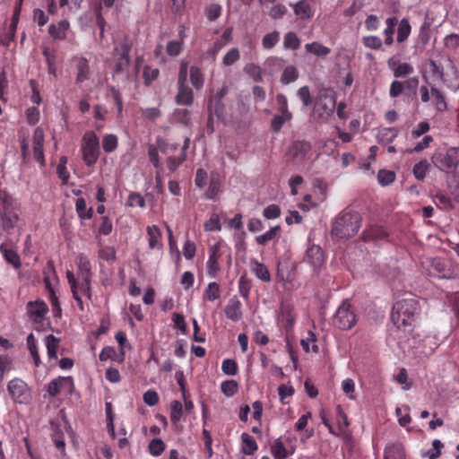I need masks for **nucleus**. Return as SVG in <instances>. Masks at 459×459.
Segmentation results:
<instances>
[{"instance_id":"nucleus-1","label":"nucleus","mask_w":459,"mask_h":459,"mask_svg":"<svg viewBox=\"0 0 459 459\" xmlns=\"http://www.w3.org/2000/svg\"><path fill=\"white\" fill-rule=\"evenodd\" d=\"M419 302L415 298L410 297L397 300L391 312L393 324L404 332H409L419 314Z\"/></svg>"},{"instance_id":"nucleus-2","label":"nucleus","mask_w":459,"mask_h":459,"mask_svg":"<svg viewBox=\"0 0 459 459\" xmlns=\"http://www.w3.org/2000/svg\"><path fill=\"white\" fill-rule=\"evenodd\" d=\"M361 226V217L358 212H345L334 221L332 235L337 239L348 238L359 231Z\"/></svg>"},{"instance_id":"nucleus-3","label":"nucleus","mask_w":459,"mask_h":459,"mask_svg":"<svg viewBox=\"0 0 459 459\" xmlns=\"http://www.w3.org/2000/svg\"><path fill=\"white\" fill-rule=\"evenodd\" d=\"M226 255L229 261H231L230 247L228 244L219 238L213 245L209 247V256L206 263V273L210 278H216L220 272L219 260Z\"/></svg>"},{"instance_id":"nucleus-4","label":"nucleus","mask_w":459,"mask_h":459,"mask_svg":"<svg viewBox=\"0 0 459 459\" xmlns=\"http://www.w3.org/2000/svg\"><path fill=\"white\" fill-rule=\"evenodd\" d=\"M66 278L73 297L81 310L84 309L82 299H91V279L76 277L74 272L66 271Z\"/></svg>"},{"instance_id":"nucleus-5","label":"nucleus","mask_w":459,"mask_h":459,"mask_svg":"<svg viewBox=\"0 0 459 459\" xmlns=\"http://www.w3.org/2000/svg\"><path fill=\"white\" fill-rule=\"evenodd\" d=\"M433 165L442 172L454 173L459 168V147L436 152L431 157Z\"/></svg>"},{"instance_id":"nucleus-6","label":"nucleus","mask_w":459,"mask_h":459,"mask_svg":"<svg viewBox=\"0 0 459 459\" xmlns=\"http://www.w3.org/2000/svg\"><path fill=\"white\" fill-rule=\"evenodd\" d=\"M82 160L87 166L95 164L100 156V141L97 134L88 131L82 137Z\"/></svg>"},{"instance_id":"nucleus-7","label":"nucleus","mask_w":459,"mask_h":459,"mask_svg":"<svg viewBox=\"0 0 459 459\" xmlns=\"http://www.w3.org/2000/svg\"><path fill=\"white\" fill-rule=\"evenodd\" d=\"M335 106L336 100L333 93H321L314 106V116L322 120H327L333 115Z\"/></svg>"},{"instance_id":"nucleus-8","label":"nucleus","mask_w":459,"mask_h":459,"mask_svg":"<svg viewBox=\"0 0 459 459\" xmlns=\"http://www.w3.org/2000/svg\"><path fill=\"white\" fill-rule=\"evenodd\" d=\"M333 324L342 330H349L356 324V316L351 310V304L348 300L343 301L338 307Z\"/></svg>"},{"instance_id":"nucleus-9","label":"nucleus","mask_w":459,"mask_h":459,"mask_svg":"<svg viewBox=\"0 0 459 459\" xmlns=\"http://www.w3.org/2000/svg\"><path fill=\"white\" fill-rule=\"evenodd\" d=\"M422 266L428 274L436 278H450L452 275L450 264L441 258H426L422 261Z\"/></svg>"},{"instance_id":"nucleus-10","label":"nucleus","mask_w":459,"mask_h":459,"mask_svg":"<svg viewBox=\"0 0 459 459\" xmlns=\"http://www.w3.org/2000/svg\"><path fill=\"white\" fill-rule=\"evenodd\" d=\"M187 74V64L182 63L179 70L178 78V92L177 95V102L179 105L189 106L193 103V91L192 90L185 85Z\"/></svg>"},{"instance_id":"nucleus-11","label":"nucleus","mask_w":459,"mask_h":459,"mask_svg":"<svg viewBox=\"0 0 459 459\" xmlns=\"http://www.w3.org/2000/svg\"><path fill=\"white\" fill-rule=\"evenodd\" d=\"M311 145L306 141L294 142L288 151V157L295 164H302L309 159Z\"/></svg>"},{"instance_id":"nucleus-12","label":"nucleus","mask_w":459,"mask_h":459,"mask_svg":"<svg viewBox=\"0 0 459 459\" xmlns=\"http://www.w3.org/2000/svg\"><path fill=\"white\" fill-rule=\"evenodd\" d=\"M7 390L11 397L17 403H27L30 399L28 385L20 378L11 380L7 385Z\"/></svg>"},{"instance_id":"nucleus-13","label":"nucleus","mask_w":459,"mask_h":459,"mask_svg":"<svg viewBox=\"0 0 459 459\" xmlns=\"http://www.w3.org/2000/svg\"><path fill=\"white\" fill-rule=\"evenodd\" d=\"M74 388L72 377H58L51 380L48 385V393L50 396H56L62 391L71 394Z\"/></svg>"},{"instance_id":"nucleus-14","label":"nucleus","mask_w":459,"mask_h":459,"mask_svg":"<svg viewBox=\"0 0 459 459\" xmlns=\"http://www.w3.org/2000/svg\"><path fill=\"white\" fill-rule=\"evenodd\" d=\"M305 261L313 268L320 269L325 263L324 252L320 246L312 245L306 251Z\"/></svg>"},{"instance_id":"nucleus-15","label":"nucleus","mask_w":459,"mask_h":459,"mask_svg":"<svg viewBox=\"0 0 459 459\" xmlns=\"http://www.w3.org/2000/svg\"><path fill=\"white\" fill-rule=\"evenodd\" d=\"M387 65L393 72L394 77H403L414 72V68L411 64L402 62L400 58L395 56L387 60Z\"/></svg>"},{"instance_id":"nucleus-16","label":"nucleus","mask_w":459,"mask_h":459,"mask_svg":"<svg viewBox=\"0 0 459 459\" xmlns=\"http://www.w3.org/2000/svg\"><path fill=\"white\" fill-rule=\"evenodd\" d=\"M27 313L35 323H39L48 311L47 304L42 300L30 301L27 304Z\"/></svg>"},{"instance_id":"nucleus-17","label":"nucleus","mask_w":459,"mask_h":459,"mask_svg":"<svg viewBox=\"0 0 459 459\" xmlns=\"http://www.w3.org/2000/svg\"><path fill=\"white\" fill-rule=\"evenodd\" d=\"M33 154L34 159L43 167L45 166V157L43 152L44 132L42 128L37 127L33 134Z\"/></svg>"},{"instance_id":"nucleus-18","label":"nucleus","mask_w":459,"mask_h":459,"mask_svg":"<svg viewBox=\"0 0 459 459\" xmlns=\"http://www.w3.org/2000/svg\"><path fill=\"white\" fill-rule=\"evenodd\" d=\"M75 265L77 268L76 277L92 279L91 264L85 255L79 254L75 257Z\"/></svg>"},{"instance_id":"nucleus-19","label":"nucleus","mask_w":459,"mask_h":459,"mask_svg":"<svg viewBox=\"0 0 459 459\" xmlns=\"http://www.w3.org/2000/svg\"><path fill=\"white\" fill-rule=\"evenodd\" d=\"M228 92L226 86L221 87L216 93L210 97L208 102V109L210 112H213L216 115H220L222 112L221 100Z\"/></svg>"},{"instance_id":"nucleus-20","label":"nucleus","mask_w":459,"mask_h":459,"mask_svg":"<svg viewBox=\"0 0 459 459\" xmlns=\"http://www.w3.org/2000/svg\"><path fill=\"white\" fill-rule=\"evenodd\" d=\"M70 24L67 20H61L56 24H50L48 27L49 35L56 40H63L66 38Z\"/></svg>"},{"instance_id":"nucleus-21","label":"nucleus","mask_w":459,"mask_h":459,"mask_svg":"<svg viewBox=\"0 0 459 459\" xmlns=\"http://www.w3.org/2000/svg\"><path fill=\"white\" fill-rule=\"evenodd\" d=\"M17 220V214H11L4 203V212L0 209V234H4L6 230L12 229Z\"/></svg>"},{"instance_id":"nucleus-22","label":"nucleus","mask_w":459,"mask_h":459,"mask_svg":"<svg viewBox=\"0 0 459 459\" xmlns=\"http://www.w3.org/2000/svg\"><path fill=\"white\" fill-rule=\"evenodd\" d=\"M74 61L77 69L75 82L81 83L89 78L88 61L84 57H75Z\"/></svg>"},{"instance_id":"nucleus-23","label":"nucleus","mask_w":459,"mask_h":459,"mask_svg":"<svg viewBox=\"0 0 459 459\" xmlns=\"http://www.w3.org/2000/svg\"><path fill=\"white\" fill-rule=\"evenodd\" d=\"M384 459H405L404 449L402 444L393 443L385 446Z\"/></svg>"},{"instance_id":"nucleus-24","label":"nucleus","mask_w":459,"mask_h":459,"mask_svg":"<svg viewBox=\"0 0 459 459\" xmlns=\"http://www.w3.org/2000/svg\"><path fill=\"white\" fill-rule=\"evenodd\" d=\"M292 6L294 13L298 19L307 20L313 16L312 8L306 0H300Z\"/></svg>"},{"instance_id":"nucleus-25","label":"nucleus","mask_w":459,"mask_h":459,"mask_svg":"<svg viewBox=\"0 0 459 459\" xmlns=\"http://www.w3.org/2000/svg\"><path fill=\"white\" fill-rule=\"evenodd\" d=\"M225 315L232 321H238L242 317L240 301L238 299H230L225 307Z\"/></svg>"},{"instance_id":"nucleus-26","label":"nucleus","mask_w":459,"mask_h":459,"mask_svg":"<svg viewBox=\"0 0 459 459\" xmlns=\"http://www.w3.org/2000/svg\"><path fill=\"white\" fill-rule=\"evenodd\" d=\"M148 244L151 249H161L162 243L160 242L161 233L156 225L149 226L147 228Z\"/></svg>"},{"instance_id":"nucleus-27","label":"nucleus","mask_w":459,"mask_h":459,"mask_svg":"<svg viewBox=\"0 0 459 459\" xmlns=\"http://www.w3.org/2000/svg\"><path fill=\"white\" fill-rule=\"evenodd\" d=\"M44 342L47 348L48 359H56L60 340L52 334H48V336L45 337Z\"/></svg>"},{"instance_id":"nucleus-28","label":"nucleus","mask_w":459,"mask_h":459,"mask_svg":"<svg viewBox=\"0 0 459 459\" xmlns=\"http://www.w3.org/2000/svg\"><path fill=\"white\" fill-rule=\"evenodd\" d=\"M305 50L316 56L324 57L331 53V49L323 44L314 41L305 45Z\"/></svg>"},{"instance_id":"nucleus-29","label":"nucleus","mask_w":459,"mask_h":459,"mask_svg":"<svg viewBox=\"0 0 459 459\" xmlns=\"http://www.w3.org/2000/svg\"><path fill=\"white\" fill-rule=\"evenodd\" d=\"M251 271L255 273V275L259 278L261 281L264 282H268L271 280L270 273L267 267L258 261L251 262Z\"/></svg>"},{"instance_id":"nucleus-30","label":"nucleus","mask_w":459,"mask_h":459,"mask_svg":"<svg viewBox=\"0 0 459 459\" xmlns=\"http://www.w3.org/2000/svg\"><path fill=\"white\" fill-rule=\"evenodd\" d=\"M397 135L398 130L396 128L385 127L378 130L377 138L380 143H387L393 142Z\"/></svg>"},{"instance_id":"nucleus-31","label":"nucleus","mask_w":459,"mask_h":459,"mask_svg":"<svg viewBox=\"0 0 459 459\" xmlns=\"http://www.w3.org/2000/svg\"><path fill=\"white\" fill-rule=\"evenodd\" d=\"M242 440V452L245 455H253L258 448V446L255 440V438L247 433H243L241 435Z\"/></svg>"},{"instance_id":"nucleus-32","label":"nucleus","mask_w":459,"mask_h":459,"mask_svg":"<svg viewBox=\"0 0 459 459\" xmlns=\"http://www.w3.org/2000/svg\"><path fill=\"white\" fill-rule=\"evenodd\" d=\"M274 459H284L294 453V450L288 451L281 439H276L271 448Z\"/></svg>"},{"instance_id":"nucleus-33","label":"nucleus","mask_w":459,"mask_h":459,"mask_svg":"<svg viewBox=\"0 0 459 459\" xmlns=\"http://www.w3.org/2000/svg\"><path fill=\"white\" fill-rule=\"evenodd\" d=\"M148 156H149L150 161L152 163V165L156 169L155 178H156L157 183L160 184L161 182V177H160L161 166L160 164L159 152H158L157 147L152 146V145L150 146L149 150H148Z\"/></svg>"},{"instance_id":"nucleus-34","label":"nucleus","mask_w":459,"mask_h":459,"mask_svg":"<svg viewBox=\"0 0 459 459\" xmlns=\"http://www.w3.org/2000/svg\"><path fill=\"white\" fill-rule=\"evenodd\" d=\"M0 252L3 254L6 262L14 268L21 267V260L19 255L13 249L7 248L4 245L0 246Z\"/></svg>"},{"instance_id":"nucleus-35","label":"nucleus","mask_w":459,"mask_h":459,"mask_svg":"<svg viewBox=\"0 0 459 459\" xmlns=\"http://www.w3.org/2000/svg\"><path fill=\"white\" fill-rule=\"evenodd\" d=\"M244 72L255 82L263 80V70L260 65L248 63L244 67Z\"/></svg>"},{"instance_id":"nucleus-36","label":"nucleus","mask_w":459,"mask_h":459,"mask_svg":"<svg viewBox=\"0 0 459 459\" xmlns=\"http://www.w3.org/2000/svg\"><path fill=\"white\" fill-rule=\"evenodd\" d=\"M188 143H189V139L186 138L185 140V143L182 148V153L180 154V156L179 157H169L167 160V166L170 171H175L177 169V168L185 160V159H186L185 152L188 147Z\"/></svg>"},{"instance_id":"nucleus-37","label":"nucleus","mask_w":459,"mask_h":459,"mask_svg":"<svg viewBox=\"0 0 459 459\" xmlns=\"http://www.w3.org/2000/svg\"><path fill=\"white\" fill-rule=\"evenodd\" d=\"M75 209L78 216L82 220H88L92 217L93 211L92 208H88L86 205V202L83 198H78L75 203Z\"/></svg>"},{"instance_id":"nucleus-38","label":"nucleus","mask_w":459,"mask_h":459,"mask_svg":"<svg viewBox=\"0 0 459 459\" xmlns=\"http://www.w3.org/2000/svg\"><path fill=\"white\" fill-rule=\"evenodd\" d=\"M190 82L196 90L203 88L204 77L200 68L196 66H192L190 68Z\"/></svg>"},{"instance_id":"nucleus-39","label":"nucleus","mask_w":459,"mask_h":459,"mask_svg":"<svg viewBox=\"0 0 459 459\" xmlns=\"http://www.w3.org/2000/svg\"><path fill=\"white\" fill-rule=\"evenodd\" d=\"M299 77V72L293 65L286 66L281 76V82L283 84H289L295 82Z\"/></svg>"},{"instance_id":"nucleus-40","label":"nucleus","mask_w":459,"mask_h":459,"mask_svg":"<svg viewBox=\"0 0 459 459\" xmlns=\"http://www.w3.org/2000/svg\"><path fill=\"white\" fill-rule=\"evenodd\" d=\"M316 334L312 331L307 332V336L305 339L301 340V346L306 352L310 351L314 352L318 351V347L316 344Z\"/></svg>"},{"instance_id":"nucleus-41","label":"nucleus","mask_w":459,"mask_h":459,"mask_svg":"<svg viewBox=\"0 0 459 459\" xmlns=\"http://www.w3.org/2000/svg\"><path fill=\"white\" fill-rule=\"evenodd\" d=\"M221 182L217 177L212 176L210 178L208 188L205 192V196L208 199H214L220 193Z\"/></svg>"},{"instance_id":"nucleus-42","label":"nucleus","mask_w":459,"mask_h":459,"mask_svg":"<svg viewBox=\"0 0 459 459\" xmlns=\"http://www.w3.org/2000/svg\"><path fill=\"white\" fill-rule=\"evenodd\" d=\"M396 23L397 19L395 17H390L385 20L386 28L384 30V35L385 36V43L386 45H391L394 41L393 34Z\"/></svg>"},{"instance_id":"nucleus-43","label":"nucleus","mask_w":459,"mask_h":459,"mask_svg":"<svg viewBox=\"0 0 459 459\" xmlns=\"http://www.w3.org/2000/svg\"><path fill=\"white\" fill-rule=\"evenodd\" d=\"M27 345L30 355L33 358L34 364L38 367L40 363V358L37 348L36 339L33 333H30L27 336Z\"/></svg>"},{"instance_id":"nucleus-44","label":"nucleus","mask_w":459,"mask_h":459,"mask_svg":"<svg viewBox=\"0 0 459 459\" xmlns=\"http://www.w3.org/2000/svg\"><path fill=\"white\" fill-rule=\"evenodd\" d=\"M118 140L117 135L113 134H108L103 136L102 139V148L105 152H111L115 151L117 147Z\"/></svg>"},{"instance_id":"nucleus-45","label":"nucleus","mask_w":459,"mask_h":459,"mask_svg":"<svg viewBox=\"0 0 459 459\" xmlns=\"http://www.w3.org/2000/svg\"><path fill=\"white\" fill-rule=\"evenodd\" d=\"M204 296L209 301H214L221 297V288L216 281L210 282L204 290Z\"/></svg>"},{"instance_id":"nucleus-46","label":"nucleus","mask_w":459,"mask_h":459,"mask_svg":"<svg viewBox=\"0 0 459 459\" xmlns=\"http://www.w3.org/2000/svg\"><path fill=\"white\" fill-rule=\"evenodd\" d=\"M411 33V25L407 19H402L398 30H397V37L396 39L398 42L404 41Z\"/></svg>"},{"instance_id":"nucleus-47","label":"nucleus","mask_w":459,"mask_h":459,"mask_svg":"<svg viewBox=\"0 0 459 459\" xmlns=\"http://www.w3.org/2000/svg\"><path fill=\"white\" fill-rule=\"evenodd\" d=\"M429 163L427 160H420L413 167V175L418 180H423L429 170Z\"/></svg>"},{"instance_id":"nucleus-48","label":"nucleus","mask_w":459,"mask_h":459,"mask_svg":"<svg viewBox=\"0 0 459 459\" xmlns=\"http://www.w3.org/2000/svg\"><path fill=\"white\" fill-rule=\"evenodd\" d=\"M279 230H280V227L279 226L273 227L268 231H266L265 233H264L262 235H259V236H256L255 237V241L257 242V244H259L261 246H264L269 241L273 240L276 237V235L278 234Z\"/></svg>"},{"instance_id":"nucleus-49","label":"nucleus","mask_w":459,"mask_h":459,"mask_svg":"<svg viewBox=\"0 0 459 459\" xmlns=\"http://www.w3.org/2000/svg\"><path fill=\"white\" fill-rule=\"evenodd\" d=\"M292 118L291 114H279L275 115L272 119V128L273 131L278 132L282 126Z\"/></svg>"},{"instance_id":"nucleus-50","label":"nucleus","mask_w":459,"mask_h":459,"mask_svg":"<svg viewBox=\"0 0 459 459\" xmlns=\"http://www.w3.org/2000/svg\"><path fill=\"white\" fill-rule=\"evenodd\" d=\"M50 274H53L55 276V269L52 264L49 263L48 264V267L44 271V283L48 293H50L51 290H55L53 281H56V277H54V279L52 280Z\"/></svg>"},{"instance_id":"nucleus-51","label":"nucleus","mask_w":459,"mask_h":459,"mask_svg":"<svg viewBox=\"0 0 459 459\" xmlns=\"http://www.w3.org/2000/svg\"><path fill=\"white\" fill-rule=\"evenodd\" d=\"M106 416H107V429L112 437V438L116 437L115 427H114V416L112 411L111 403H106Z\"/></svg>"},{"instance_id":"nucleus-52","label":"nucleus","mask_w":459,"mask_h":459,"mask_svg":"<svg viewBox=\"0 0 459 459\" xmlns=\"http://www.w3.org/2000/svg\"><path fill=\"white\" fill-rule=\"evenodd\" d=\"M280 34L278 31H273L266 34L262 39V45L265 49L273 48L279 41Z\"/></svg>"},{"instance_id":"nucleus-53","label":"nucleus","mask_w":459,"mask_h":459,"mask_svg":"<svg viewBox=\"0 0 459 459\" xmlns=\"http://www.w3.org/2000/svg\"><path fill=\"white\" fill-rule=\"evenodd\" d=\"M238 383L235 380H226L221 385V392L228 397L233 396L238 392Z\"/></svg>"},{"instance_id":"nucleus-54","label":"nucleus","mask_w":459,"mask_h":459,"mask_svg":"<svg viewBox=\"0 0 459 459\" xmlns=\"http://www.w3.org/2000/svg\"><path fill=\"white\" fill-rule=\"evenodd\" d=\"M183 412V406L179 401H173L170 403V420L174 423L180 420Z\"/></svg>"},{"instance_id":"nucleus-55","label":"nucleus","mask_w":459,"mask_h":459,"mask_svg":"<svg viewBox=\"0 0 459 459\" xmlns=\"http://www.w3.org/2000/svg\"><path fill=\"white\" fill-rule=\"evenodd\" d=\"M240 58L239 50L237 48L230 49L222 58V64L226 66L232 65Z\"/></svg>"},{"instance_id":"nucleus-56","label":"nucleus","mask_w":459,"mask_h":459,"mask_svg":"<svg viewBox=\"0 0 459 459\" xmlns=\"http://www.w3.org/2000/svg\"><path fill=\"white\" fill-rule=\"evenodd\" d=\"M283 45L286 48L296 50L299 48L300 41L294 32H288L284 36Z\"/></svg>"},{"instance_id":"nucleus-57","label":"nucleus","mask_w":459,"mask_h":459,"mask_svg":"<svg viewBox=\"0 0 459 459\" xmlns=\"http://www.w3.org/2000/svg\"><path fill=\"white\" fill-rule=\"evenodd\" d=\"M394 178L395 175L391 170L381 169L377 173V181L383 186L394 182Z\"/></svg>"},{"instance_id":"nucleus-58","label":"nucleus","mask_w":459,"mask_h":459,"mask_svg":"<svg viewBox=\"0 0 459 459\" xmlns=\"http://www.w3.org/2000/svg\"><path fill=\"white\" fill-rule=\"evenodd\" d=\"M221 370L225 375L235 376L238 373V364L234 359H224L221 364Z\"/></svg>"},{"instance_id":"nucleus-59","label":"nucleus","mask_w":459,"mask_h":459,"mask_svg":"<svg viewBox=\"0 0 459 459\" xmlns=\"http://www.w3.org/2000/svg\"><path fill=\"white\" fill-rule=\"evenodd\" d=\"M204 228L206 231H220L221 225L219 215L212 214L210 219L204 222Z\"/></svg>"},{"instance_id":"nucleus-60","label":"nucleus","mask_w":459,"mask_h":459,"mask_svg":"<svg viewBox=\"0 0 459 459\" xmlns=\"http://www.w3.org/2000/svg\"><path fill=\"white\" fill-rule=\"evenodd\" d=\"M165 449V444L161 439L154 438L149 444V451L153 456H159Z\"/></svg>"},{"instance_id":"nucleus-61","label":"nucleus","mask_w":459,"mask_h":459,"mask_svg":"<svg viewBox=\"0 0 459 459\" xmlns=\"http://www.w3.org/2000/svg\"><path fill=\"white\" fill-rule=\"evenodd\" d=\"M395 381L402 385L405 391L411 387V382L409 380L407 371L405 368H401L398 374L394 377Z\"/></svg>"},{"instance_id":"nucleus-62","label":"nucleus","mask_w":459,"mask_h":459,"mask_svg":"<svg viewBox=\"0 0 459 459\" xmlns=\"http://www.w3.org/2000/svg\"><path fill=\"white\" fill-rule=\"evenodd\" d=\"M126 205L130 207L139 206L143 208L145 207V201L140 194L133 192L128 195Z\"/></svg>"},{"instance_id":"nucleus-63","label":"nucleus","mask_w":459,"mask_h":459,"mask_svg":"<svg viewBox=\"0 0 459 459\" xmlns=\"http://www.w3.org/2000/svg\"><path fill=\"white\" fill-rule=\"evenodd\" d=\"M431 94L434 99V104L438 110H444L446 108V103L444 95L437 89L431 88Z\"/></svg>"},{"instance_id":"nucleus-64","label":"nucleus","mask_w":459,"mask_h":459,"mask_svg":"<svg viewBox=\"0 0 459 459\" xmlns=\"http://www.w3.org/2000/svg\"><path fill=\"white\" fill-rule=\"evenodd\" d=\"M342 389L350 399H355V383L352 379H344L342 383Z\"/></svg>"}]
</instances>
